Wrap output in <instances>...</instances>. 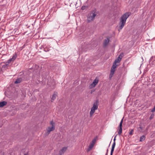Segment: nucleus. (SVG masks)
I'll use <instances>...</instances> for the list:
<instances>
[{
  "label": "nucleus",
  "instance_id": "obj_18",
  "mask_svg": "<svg viewBox=\"0 0 155 155\" xmlns=\"http://www.w3.org/2000/svg\"><path fill=\"white\" fill-rule=\"evenodd\" d=\"M129 134L131 135H133V132L134 131V129H130L129 130Z\"/></svg>",
  "mask_w": 155,
  "mask_h": 155
},
{
  "label": "nucleus",
  "instance_id": "obj_29",
  "mask_svg": "<svg viewBox=\"0 0 155 155\" xmlns=\"http://www.w3.org/2000/svg\"><path fill=\"white\" fill-rule=\"evenodd\" d=\"M112 73V72H110V75H111V77H112L113 76V75L114 74V73Z\"/></svg>",
  "mask_w": 155,
  "mask_h": 155
},
{
  "label": "nucleus",
  "instance_id": "obj_19",
  "mask_svg": "<svg viewBox=\"0 0 155 155\" xmlns=\"http://www.w3.org/2000/svg\"><path fill=\"white\" fill-rule=\"evenodd\" d=\"M118 65L116 64V63L115 64L114 62L113 65L112 67L114 68H116V67L118 66Z\"/></svg>",
  "mask_w": 155,
  "mask_h": 155
},
{
  "label": "nucleus",
  "instance_id": "obj_21",
  "mask_svg": "<svg viewBox=\"0 0 155 155\" xmlns=\"http://www.w3.org/2000/svg\"><path fill=\"white\" fill-rule=\"evenodd\" d=\"M115 144H116L115 142H113V144L112 145V148H111L112 149L114 150L115 147Z\"/></svg>",
  "mask_w": 155,
  "mask_h": 155
},
{
  "label": "nucleus",
  "instance_id": "obj_26",
  "mask_svg": "<svg viewBox=\"0 0 155 155\" xmlns=\"http://www.w3.org/2000/svg\"><path fill=\"white\" fill-rule=\"evenodd\" d=\"M35 66L36 67L35 68L36 69H38L39 68V66L38 65H37L36 64H35Z\"/></svg>",
  "mask_w": 155,
  "mask_h": 155
},
{
  "label": "nucleus",
  "instance_id": "obj_13",
  "mask_svg": "<svg viewBox=\"0 0 155 155\" xmlns=\"http://www.w3.org/2000/svg\"><path fill=\"white\" fill-rule=\"evenodd\" d=\"M121 58L120 57H118L114 61L115 64L117 63H119L120 61Z\"/></svg>",
  "mask_w": 155,
  "mask_h": 155
},
{
  "label": "nucleus",
  "instance_id": "obj_8",
  "mask_svg": "<svg viewBox=\"0 0 155 155\" xmlns=\"http://www.w3.org/2000/svg\"><path fill=\"white\" fill-rule=\"evenodd\" d=\"M98 82V80L95 79L92 83L91 84L90 87V88L94 87L97 84Z\"/></svg>",
  "mask_w": 155,
  "mask_h": 155
},
{
  "label": "nucleus",
  "instance_id": "obj_15",
  "mask_svg": "<svg viewBox=\"0 0 155 155\" xmlns=\"http://www.w3.org/2000/svg\"><path fill=\"white\" fill-rule=\"evenodd\" d=\"M95 110H94V109H93V108H91V110L90 111V116L91 117L93 114L95 112Z\"/></svg>",
  "mask_w": 155,
  "mask_h": 155
},
{
  "label": "nucleus",
  "instance_id": "obj_27",
  "mask_svg": "<svg viewBox=\"0 0 155 155\" xmlns=\"http://www.w3.org/2000/svg\"><path fill=\"white\" fill-rule=\"evenodd\" d=\"M117 136V134L115 136L114 139V142H115L116 138V137Z\"/></svg>",
  "mask_w": 155,
  "mask_h": 155
},
{
  "label": "nucleus",
  "instance_id": "obj_17",
  "mask_svg": "<svg viewBox=\"0 0 155 155\" xmlns=\"http://www.w3.org/2000/svg\"><path fill=\"white\" fill-rule=\"evenodd\" d=\"M97 137H95L92 140L91 142V143L93 144L94 145L95 143L96 142V141L97 140Z\"/></svg>",
  "mask_w": 155,
  "mask_h": 155
},
{
  "label": "nucleus",
  "instance_id": "obj_6",
  "mask_svg": "<svg viewBox=\"0 0 155 155\" xmlns=\"http://www.w3.org/2000/svg\"><path fill=\"white\" fill-rule=\"evenodd\" d=\"M123 122V119H122L120 124L119 126H118V128L119 129V130L118 132V134L119 135H120L122 133V123Z\"/></svg>",
  "mask_w": 155,
  "mask_h": 155
},
{
  "label": "nucleus",
  "instance_id": "obj_9",
  "mask_svg": "<svg viewBox=\"0 0 155 155\" xmlns=\"http://www.w3.org/2000/svg\"><path fill=\"white\" fill-rule=\"evenodd\" d=\"M58 93L57 92H54L53 93L52 97L51 98V101L53 102V101L56 99V97L57 96Z\"/></svg>",
  "mask_w": 155,
  "mask_h": 155
},
{
  "label": "nucleus",
  "instance_id": "obj_34",
  "mask_svg": "<svg viewBox=\"0 0 155 155\" xmlns=\"http://www.w3.org/2000/svg\"><path fill=\"white\" fill-rule=\"evenodd\" d=\"M92 92H93V91H91V94H92Z\"/></svg>",
  "mask_w": 155,
  "mask_h": 155
},
{
  "label": "nucleus",
  "instance_id": "obj_4",
  "mask_svg": "<svg viewBox=\"0 0 155 155\" xmlns=\"http://www.w3.org/2000/svg\"><path fill=\"white\" fill-rule=\"evenodd\" d=\"M50 124L51 126V127H49L47 129V132L46 134L47 135H48L51 131H53L55 129V124L52 121L50 122Z\"/></svg>",
  "mask_w": 155,
  "mask_h": 155
},
{
  "label": "nucleus",
  "instance_id": "obj_22",
  "mask_svg": "<svg viewBox=\"0 0 155 155\" xmlns=\"http://www.w3.org/2000/svg\"><path fill=\"white\" fill-rule=\"evenodd\" d=\"M154 116V114H152L150 117V120L152 119L153 118Z\"/></svg>",
  "mask_w": 155,
  "mask_h": 155
},
{
  "label": "nucleus",
  "instance_id": "obj_33",
  "mask_svg": "<svg viewBox=\"0 0 155 155\" xmlns=\"http://www.w3.org/2000/svg\"><path fill=\"white\" fill-rule=\"evenodd\" d=\"M107 153H107H107H106V155H107Z\"/></svg>",
  "mask_w": 155,
  "mask_h": 155
},
{
  "label": "nucleus",
  "instance_id": "obj_31",
  "mask_svg": "<svg viewBox=\"0 0 155 155\" xmlns=\"http://www.w3.org/2000/svg\"><path fill=\"white\" fill-rule=\"evenodd\" d=\"M25 155H28V153H26L25 154Z\"/></svg>",
  "mask_w": 155,
  "mask_h": 155
},
{
  "label": "nucleus",
  "instance_id": "obj_14",
  "mask_svg": "<svg viewBox=\"0 0 155 155\" xmlns=\"http://www.w3.org/2000/svg\"><path fill=\"white\" fill-rule=\"evenodd\" d=\"M145 136L144 135H143L140 137V141L141 142L143 141L145 139Z\"/></svg>",
  "mask_w": 155,
  "mask_h": 155
},
{
  "label": "nucleus",
  "instance_id": "obj_23",
  "mask_svg": "<svg viewBox=\"0 0 155 155\" xmlns=\"http://www.w3.org/2000/svg\"><path fill=\"white\" fill-rule=\"evenodd\" d=\"M115 71V68H113L111 67V72L113 73H114Z\"/></svg>",
  "mask_w": 155,
  "mask_h": 155
},
{
  "label": "nucleus",
  "instance_id": "obj_20",
  "mask_svg": "<svg viewBox=\"0 0 155 155\" xmlns=\"http://www.w3.org/2000/svg\"><path fill=\"white\" fill-rule=\"evenodd\" d=\"M94 145L93 144H92L91 143H90V145H89V150H90L92 148V147H94Z\"/></svg>",
  "mask_w": 155,
  "mask_h": 155
},
{
  "label": "nucleus",
  "instance_id": "obj_2",
  "mask_svg": "<svg viewBox=\"0 0 155 155\" xmlns=\"http://www.w3.org/2000/svg\"><path fill=\"white\" fill-rule=\"evenodd\" d=\"M130 15V13L127 12L121 16L120 19V22L119 23L120 25L119 27V29L121 30L124 27L125 24L127 19L129 17Z\"/></svg>",
  "mask_w": 155,
  "mask_h": 155
},
{
  "label": "nucleus",
  "instance_id": "obj_30",
  "mask_svg": "<svg viewBox=\"0 0 155 155\" xmlns=\"http://www.w3.org/2000/svg\"><path fill=\"white\" fill-rule=\"evenodd\" d=\"M139 128H140L141 130H142V127H139Z\"/></svg>",
  "mask_w": 155,
  "mask_h": 155
},
{
  "label": "nucleus",
  "instance_id": "obj_16",
  "mask_svg": "<svg viewBox=\"0 0 155 155\" xmlns=\"http://www.w3.org/2000/svg\"><path fill=\"white\" fill-rule=\"evenodd\" d=\"M51 50L50 48L48 47H46L44 48V51L45 52H48Z\"/></svg>",
  "mask_w": 155,
  "mask_h": 155
},
{
  "label": "nucleus",
  "instance_id": "obj_1",
  "mask_svg": "<svg viewBox=\"0 0 155 155\" xmlns=\"http://www.w3.org/2000/svg\"><path fill=\"white\" fill-rule=\"evenodd\" d=\"M17 57L16 54L13 55L12 57L9 59L6 62H2L0 64L1 70L2 71L4 72L7 69H8L11 68L12 63L15 59Z\"/></svg>",
  "mask_w": 155,
  "mask_h": 155
},
{
  "label": "nucleus",
  "instance_id": "obj_24",
  "mask_svg": "<svg viewBox=\"0 0 155 155\" xmlns=\"http://www.w3.org/2000/svg\"><path fill=\"white\" fill-rule=\"evenodd\" d=\"M87 8V6H83L81 7V9H82V10H84L85 9V8Z\"/></svg>",
  "mask_w": 155,
  "mask_h": 155
},
{
  "label": "nucleus",
  "instance_id": "obj_12",
  "mask_svg": "<svg viewBox=\"0 0 155 155\" xmlns=\"http://www.w3.org/2000/svg\"><path fill=\"white\" fill-rule=\"evenodd\" d=\"M7 102L6 101H3L0 102V107H2L6 105L7 104Z\"/></svg>",
  "mask_w": 155,
  "mask_h": 155
},
{
  "label": "nucleus",
  "instance_id": "obj_28",
  "mask_svg": "<svg viewBox=\"0 0 155 155\" xmlns=\"http://www.w3.org/2000/svg\"><path fill=\"white\" fill-rule=\"evenodd\" d=\"M123 55V53H121L118 57H120L122 58Z\"/></svg>",
  "mask_w": 155,
  "mask_h": 155
},
{
  "label": "nucleus",
  "instance_id": "obj_25",
  "mask_svg": "<svg viewBox=\"0 0 155 155\" xmlns=\"http://www.w3.org/2000/svg\"><path fill=\"white\" fill-rule=\"evenodd\" d=\"M114 150L111 149V152H110V155H112L113 152L114 151Z\"/></svg>",
  "mask_w": 155,
  "mask_h": 155
},
{
  "label": "nucleus",
  "instance_id": "obj_11",
  "mask_svg": "<svg viewBox=\"0 0 155 155\" xmlns=\"http://www.w3.org/2000/svg\"><path fill=\"white\" fill-rule=\"evenodd\" d=\"M109 41V39L107 38V39H105L104 40V42L103 45L104 47L107 46Z\"/></svg>",
  "mask_w": 155,
  "mask_h": 155
},
{
  "label": "nucleus",
  "instance_id": "obj_3",
  "mask_svg": "<svg viewBox=\"0 0 155 155\" xmlns=\"http://www.w3.org/2000/svg\"><path fill=\"white\" fill-rule=\"evenodd\" d=\"M96 15L97 14L95 13V12H91L89 13L88 15L87 19V22H90L93 21Z\"/></svg>",
  "mask_w": 155,
  "mask_h": 155
},
{
  "label": "nucleus",
  "instance_id": "obj_32",
  "mask_svg": "<svg viewBox=\"0 0 155 155\" xmlns=\"http://www.w3.org/2000/svg\"><path fill=\"white\" fill-rule=\"evenodd\" d=\"M108 149H107V153H108Z\"/></svg>",
  "mask_w": 155,
  "mask_h": 155
},
{
  "label": "nucleus",
  "instance_id": "obj_10",
  "mask_svg": "<svg viewBox=\"0 0 155 155\" xmlns=\"http://www.w3.org/2000/svg\"><path fill=\"white\" fill-rule=\"evenodd\" d=\"M67 147H63L59 151L60 155H62L64 153L66 150Z\"/></svg>",
  "mask_w": 155,
  "mask_h": 155
},
{
  "label": "nucleus",
  "instance_id": "obj_7",
  "mask_svg": "<svg viewBox=\"0 0 155 155\" xmlns=\"http://www.w3.org/2000/svg\"><path fill=\"white\" fill-rule=\"evenodd\" d=\"M99 103V100L98 99L96 100L95 102L93 104V107L91 108L94 110H97L98 108V104Z\"/></svg>",
  "mask_w": 155,
  "mask_h": 155
},
{
  "label": "nucleus",
  "instance_id": "obj_5",
  "mask_svg": "<svg viewBox=\"0 0 155 155\" xmlns=\"http://www.w3.org/2000/svg\"><path fill=\"white\" fill-rule=\"evenodd\" d=\"M29 79L28 78H27V76L26 75H23L21 77L18 78L15 82V83L17 84L20 83L22 81H26Z\"/></svg>",
  "mask_w": 155,
  "mask_h": 155
}]
</instances>
